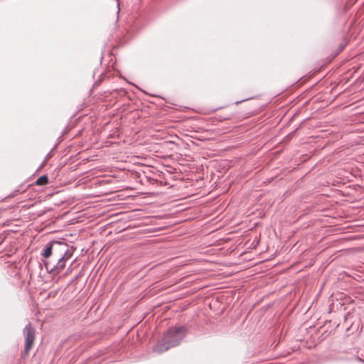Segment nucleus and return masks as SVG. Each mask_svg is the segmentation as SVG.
I'll list each match as a JSON object with an SVG mask.
<instances>
[{"label":"nucleus","mask_w":364,"mask_h":364,"mask_svg":"<svg viewBox=\"0 0 364 364\" xmlns=\"http://www.w3.org/2000/svg\"><path fill=\"white\" fill-rule=\"evenodd\" d=\"M49 180L48 177L46 175H43L40 176L37 180L32 184H30L29 186H33L34 185L36 186H46L48 184Z\"/></svg>","instance_id":"obj_7"},{"label":"nucleus","mask_w":364,"mask_h":364,"mask_svg":"<svg viewBox=\"0 0 364 364\" xmlns=\"http://www.w3.org/2000/svg\"><path fill=\"white\" fill-rule=\"evenodd\" d=\"M172 348L171 345H170L167 341L164 339L163 337L161 340L159 341L152 348L153 352L160 354L169 348Z\"/></svg>","instance_id":"obj_6"},{"label":"nucleus","mask_w":364,"mask_h":364,"mask_svg":"<svg viewBox=\"0 0 364 364\" xmlns=\"http://www.w3.org/2000/svg\"><path fill=\"white\" fill-rule=\"evenodd\" d=\"M19 190H16L14 191V192H12V193H11V195L9 196L10 197H14L17 195L18 193H19Z\"/></svg>","instance_id":"obj_9"},{"label":"nucleus","mask_w":364,"mask_h":364,"mask_svg":"<svg viewBox=\"0 0 364 364\" xmlns=\"http://www.w3.org/2000/svg\"><path fill=\"white\" fill-rule=\"evenodd\" d=\"M120 92H123L124 94L127 93V92L124 89L120 90Z\"/></svg>","instance_id":"obj_11"},{"label":"nucleus","mask_w":364,"mask_h":364,"mask_svg":"<svg viewBox=\"0 0 364 364\" xmlns=\"http://www.w3.org/2000/svg\"><path fill=\"white\" fill-rule=\"evenodd\" d=\"M23 336L25 338V347L22 357L25 358L29 354L36 338V330L31 322H29L23 328Z\"/></svg>","instance_id":"obj_4"},{"label":"nucleus","mask_w":364,"mask_h":364,"mask_svg":"<svg viewBox=\"0 0 364 364\" xmlns=\"http://www.w3.org/2000/svg\"><path fill=\"white\" fill-rule=\"evenodd\" d=\"M148 180H149V181H150V183H154L155 181H156V180H155V179H151V178H149Z\"/></svg>","instance_id":"obj_10"},{"label":"nucleus","mask_w":364,"mask_h":364,"mask_svg":"<svg viewBox=\"0 0 364 364\" xmlns=\"http://www.w3.org/2000/svg\"><path fill=\"white\" fill-rule=\"evenodd\" d=\"M73 247H70L66 242L51 241L46 245L42 256L46 259L44 264L48 270V264L55 263L57 259L71 258L74 252Z\"/></svg>","instance_id":"obj_1"},{"label":"nucleus","mask_w":364,"mask_h":364,"mask_svg":"<svg viewBox=\"0 0 364 364\" xmlns=\"http://www.w3.org/2000/svg\"><path fill=\"white\" fill-rule=\"evenodd\" d=\"M68 273H70V271H68H68L66 272V274H68Z\"/></svg>","instance_id":"obj_12"},{"label":"nucleus","mask_w":364,"mask_h":364,"mask_svg":"<svg viewBox=\"0 0 364 364\" xmlns=\"http://www.w3.org/2000/svg\"><path fill=\"white\" fill-rule=\"evenodd\" d=\"M68 273H70V271H68H68L66 272V274H68Z\"/></svg>","instance_id":"obj_13"},{"label":"nucleus","mask_w":364,"mask_h":364,"mask_svg":"<svg viewBox=\"0 0 364 364\" xmlns=\"http://www.w3.org/2000/svg\"><path fill=\"white\" fill-rule=\"evenodd\" d=\"M105 77H106V74L102 73L100 75V78L95 82V83L93 85V88L98 87L102 83V82L105 80Z\"/></svg>","instance_id":"obj_8"},{"label":"nucleus","mask_w":364,"mask_h":364,"mask_svg":"<svg viewBox=\"0 0 364 364\" xmlns=\"http://www.w3.org/2000/svg\"><path fill=\"white\" fill-rule=\"evenodd\" d=\"M187 328L184 326L169 328L163 335L164 339L171 345V347L178 346L186 336Z\"/></svg>","instance_id":"obj_3"},{"label":"nucleus","mask_w":364,"mask_h":364,"mask_svg":"<svg viewBox=\"0 0 364 364\" xmlns=\"http://www.w3.org/2000/svg\"><path fill=\"white\" fill-rule=\"evenodd\" d=\"M70 258H65L62 259H57L55 263H52V264H48V272L50 273H53V274H58L60 273L65 267V262Z\"/></svg>","instance_id":"obj_5"},{"label":"nucleus","mask_w":364,"mask_h":364,"mask_svg":"<svg viewBox=\"0 0 364 364\" xmlns=\"http://www.w3.org/2000/svg\"><path fill=\"white\" fill-rule=\"evenodd\" d=\"M240 102H236L235 105L225 107L222 111L217 114L219 121L238 119L248 118L258 112L257 108L252 107L250 104L243 106H238Z\"/></svg>","instance_id":"obj_2"}]
</instances>
